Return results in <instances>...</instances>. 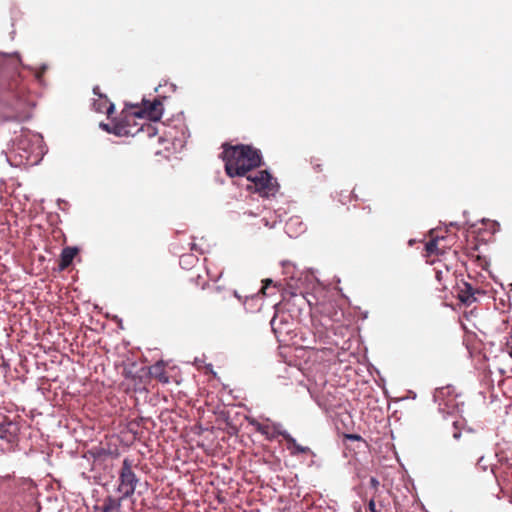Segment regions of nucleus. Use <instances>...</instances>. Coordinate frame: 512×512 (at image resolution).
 Listing matches in <instances>:
<instances>
[{
	"label": "nucleus",
	"instance_id": "obj_1",
	"mask_svg": "<svg viewBox=\"0 0 512 512\" xmlns=\"http://www.w3.org/2000/svg\"><path fill=\"white\" fill-rule=\"evenodd\" d=\"M222 149L221 158L225 163V172L231 178L245 176L261 165V153L251 145L223 143Z\"/></svg>",
	"mask_w": 512,
	"mask_h": 512
},
{
	"label": "nucleus",
	"instance_id": "obj_2",
	"mask_svg": "<svg viewBox=\"0 0 512 512\" xmlns=\"http://www.w3.org/2000/svg\"><path fill=\"white\" fill-rule=\"evenodd\" d=\"M138 117L137 113L134 115H126L113 124V133L117 136H136L140 133L153 137L157 134V128L148 122L137 123L135 118Z\"/></svg>",
	"mask_w": 512,
	"mask_h": 512
},
{
	"label": "nucleus",
	"instance_id": "obj_3",
	"mask_svg": "<svg viewBox=\"0 0 512 512\" xmlns=\"http://www.w3.org/2000/svg\"><path fill=\"white\" fill-rule=\"evenodd\" d=\"M132 467L133 461L129 458H125L119 472V485L117 489L122 495V498H130L134 494L139 481Z\"/></svg>",
	"mask_w": 512,
	"mask_h": 512
},
{
	"label": "nucleus",
	"instance_id": "obj_4",
	"mask_svg": "<svg viewBox=\"0 0 512 512\" xmlns=\"http://www.w3.org/2000/svg\"><path fill=\"white\" fill-rule=\"evenodd\" d=\"M28 92L20 73L4 77L0 74V98L5 94L16 100H23Z\"/></svg>",
	"mask_w": 512,
	"mask_h": 512
},
{
	"label": "nucleus",
	"instance_id": "obj_5",
	"mask_svg": "<svg viewBox=\"0 0 512 512\" xmlns=\"http://www.w3.org/2000/svg\"><path fill=\"white\" fill-rule=\"evenodd\" d=\"M20 425L17 421L5 419L0 423V440L6 442L4 449L13 451L19 442Z\"/></svg>",
	"mask_w": 512,
	"mask_h": 512
},
{
	"label": "nucleus",
	"instance_id": "obj_6",
	"mask_svg": "<svg viewBox=\"0 0 512 512\" xmlns=\"http://www.w3.org/2000/svg\"><path fill=\"white\" fill-rule=\"evenodd\" d=\"M247 179L254 184L258 192L264 195H270L276 191L275 181L266 170L258 171L254 176L248 175Z\"/></svg>",
	"mask_w": 512,
	"mask_h": 512
},
{
	"label": "nucleus",
	"instance_id": "obj_7",
	"mask_svg": "<svg viewBox=\"0 0 512 512\" xmlns=\"http://www.w3.org/2000/svg\"><path fill=\"white\" fill-rule=\"evenodd\" d=\"M452 393L453 388L447 386L437 389L434 395L435 400L439 404V409L448 414H452L457 408L456 397Z\"/></svg>",
	"mask_w": 512,
	"mask_h": 512
},
{
	"label": "nucleus",
	"instance_id": "obj_8",
	"mask_svg": "<svg viewBox=\"0 0 512 512\" xmlns=\"http://www.w3.org/2000/svg\"><path fill=\"white\" fill-rule=\"evenodd\" d=\"M448 249H450V246L448 244V238L444 236L431 237V239L425 245V250L428 256H443Z\"/></svg>",
	"mask_w": 512,
	"mask_h": 512
},
{
	"label": "nucleus",
	"instance_id": "obj_9",
	"mask_svg": "<svg viewBox=\"0 0 512 512\" xmlns=\"http://www.w3.org/2000/svg\"><path fill=\"white\" fill-rule=\"evenodd\" d=\"M93 93L98 96V99L94 100L93 103L94 110L99 113H105L108 118H111L115 109L114 104L109 101L106 95L100 93L98 86L93 88Z\"/></svg>",
	"mask_w": 512,
	"mask_h": 512
},
{
	"label": "nucleus",
	"instance_id": "obj_10",
	"mask_svg": "<svg viewBox=\"0 0 512 512\" xmlns=\"http://www.w3.org/2000/svg\"><path fill=\"white\" fill-rule=\"evenodd\" d=\"M144 108L137 113L138 118L142 119V114H145L148 119L156 122L158 121L163 112V104L160 100L155 99L152 103L144 102Z\"/></svg>",
	"mask_w": 512,
	"mask_h": 512
},
{
	"label": "nucleus",
	"instance_id": "obj_11",
	"mask_svg": "<svg viewBox=\"0 0 512 512\" xmlns=\"http://www.w3.org/2000/svg\"><path fill=\"white\" fill-rule=\"evenodd\" d=\"M249 423L252 426H254V428L257 432L264 435L268 440H272V439L276 438L277 436H282V433L285 432V431H281L279 429V426L275 425V424H272V425L263 424V423L258 422L255 419L250 420Z\"/></svg>",
	"mask_w": 512,
	"mask_h": 512
},
{
	"label": "nucleus",
	"instance_id": "obj_12",
	"mask_svg": "<svg viewBox=\"0 0 512 512\" xmlns=\"http://www.w3.org/2000/svg\"><path fill=\"white\" fill-rule=\"evenodd\" d=\"M282 437L287 442V447L292 455L309 454L311 452L309 447L298 444L288 432L282 433Z\"/></svg>",
	"mask_w": 512,
	"mask_h": 512
},
{
	"label": "nucleus",
	"instance_id": "obj_13",
	"mask_svg": "<svg viewBox=\"0 0 512 512\" xmlns=\"http://www.w3.org/2000/svg\"><path fill=\"white\" fill-rule=\"evenodd\" d=\"M478 292L479 291L474 289L471 284L465 282L458 292V298L462 303L470 305L476 301L475 294Z\"/></svg>",
	"mask_w": 512,
	"mask_h": 512
},
{
	"label": "nucleus",
	"instance_id": "obj_14",
	"mask_svg": "<svg viewBox=\"0 0 512 512\" xmlns=\"http://www.w3.org/2000/svg\"><path fill=\"white\" fill-rule=\"evenodd\" d=\"M79 250L77 247H65L62 252H61V255H60V261H59V269L60 270H65L67 269L74 257L78 254Z\"/></svg>",
	"mask_w": 512,
	"mask_h": 512
},
{
	"label": "nucleus",
	"instance_id": "obj_15",
	"mask_svg": "<svg viewBox=\"0 0 512 512\" xmlns=\"http://www.w3.org/2000/svg\"><path fill=\"white\" fill-rule=\"evenodd\" d=\"M217 290L218 291H217L216 295L214 296V298L212 300L213 307L216 310H220V311L226 310V308H227L226 304L228 302H230L231 297L222 294L221 291L219 290V288H217Z\"/></svg>",
	"mask_w": 512,
	"mask_h": 512
},
{
	"label": "nucleus",
	"instance_id": "obj_16",
	"mask_svg": "<svg viewBox=\"0 0 512 512\" xmlns=\"http://www.w3.org/2000/svg\"><path fill=\"white\" fill-rule=\"evenodd\" d=\"M123 499L124 498H122V496L119 499H114V498L109 497L104 502L103 512H107V511L113 512V511L119 510L121 507V501Z\"/></svg>",
	"mask_w": 512,
	"mask_h": 512
},
{
	"label": "nucleus",
	"instance_id": "obj_17",
	"mask_svg": "<svg viewBox=\"0 0 512 512\" xmlns=\"http://www.w3.org/2000/svg\"><path fill=\"white\" fill-rule=\"evenodd\" d=\"M449 268L446 266L445 267V271H442L440 269H437L436 270V279L442 283L444 281V279H446L448 276H449Z\"/></svg>",
	"mask_w": 512,
	"mask_h": 512
},
{
	"label": "nucleus",
	"instance_id": "obj_18",
	"mask_svg": "<svg viewBox=\"0 0 512 512\" xmlns=\"http://www.w3.org/2000/svg\"><path fill=\"white\" fill-rule=\"evenodd\" d=\"M194 261H197V258L191 254L182 255L180 258L181 263L193 264Z\"/></svg>",
	"mask_w": 512,
	"mask_h": 512
},
{
	"label": "nucleus",
	"instance_id": "obj_19",
	"mask_svg": "<svg viewBox=\"0 0 512 512\" xmlns=\"http://www.w3.org/2000/svg\"><path fill=\"white\" fill-rule=\"evenodd\" d=\"M47 71V66L46 65H42L39 69H37L35 71V77L38 81H41L42 80V77L43 75L45 74V72Z\"/></svg>",
	"mask_w": 512,
	"mask_h": 512
},
{
	"label": "nucleus",
	"instance_id": "obj_20",
	"mask_svg": "<svg viewBox=\"0 0 512 512\" xmlns=\"http://www.w3.org/2000/svg\"><path fill=\"white\" fill-rule=\"evenodd\" d=\"M273 283V281L271 279H265L263 280V286L261 288V293L263 295L266 294V289L268 288L269 285H271Z\"/></svg>",
	"mask_w": 512,
	"mask_h": 512
},
{
	"label": "nucleus",
	"instance_id": "obj_21",
	"mask_svg": "<svg viewBox=\"0 0 512 512\" xmlns=\"http://www.w3.org/2000/svg\"><path fill=\"white\" fill-rule=\"evenodd\" d=\"M277 323H278V321H277V317H276V316H274V317L272 318V320H271L270 324H271V328H272V330H273V332H274L275 334H277V332H278V326H277Z\"/></svg>",
	"mask_w": 512,
	"mask_h": 512
},
{
	"label": "nucleus",
	"instance_id": "obj_22",
	"mask_svg": "<svg viewBox=\"0 0 512 512\" xmlns=\"http://www.w3.org/2000/svg\"><path fill=\"white\" fill-rule=\"evenodd\" d=\"M368 509L370 512H380V509H377L376 503L374 500H370L368 504Z\"/></svg>",
	"mask_w": 512,
	"mask_h": 512
},
{
	"label": "nucleus",
	"instance_id": "obj_23",
	"mask_svg": "<svg viewBox=\"0 0 512 512\" xmlns=\"http://www.w3.org/2000/svg\"><path fill=\"white\" fill-rule=\"evenodd\" d=\"M347 437L349 439H353V440H360L361 439V437L359 435H355V434L348 435Z\"/></svg>",
	"mask_w": 512,
	"mask_h": 512
},
{
	"label": "nucleus",
	"instance_id": "obj_24",
	"mask_svg": "<svg viewBox=\"0 0 512 512\" xmlns=\"http://www.w3.org/2000/svg\"><path fill=\"white\" fill-rule=\"evenodd\" d=\"M101 126L103 127V129H105L106 131L108 132H112L113 133V128L110 129L109 125L108 124H101Z\"/></svg>",
	"mask_w": 512,
	"mask_h": 512
},
{
	"label": "nucleus",
	"instance_id": "obj_25",
	"mask_svg": "<svg viewBox=\"0 0 512 512\" xmlns=\"http://www.w3.org/2000/svg\"><path fill=\"white\" fill-rule=\"evenodd\" d=\"M288 293H289L291 296H296V295H297L295 292L285 290V291H284V297H285Z\"/></svg>",
	"mask_w": 512,
	"mask_h": 512
},
{
	"label": "nucleus",
	"instance_id": "obj_26",
	"mask_svg": "<svg viewBox=\"0 0 512 512\" xmlns=\"http://www.w3.org/2000/svg\"><path fill=\"white\" fill-rule=\"evenodd\" d=\"M159 380L162 382H168V377L167 376H159Z\"/></svg>",
	"mask_w": 512,
	"mask_h": 512
},
{
	"label": "nucleus",
	"instance_id": "obj_27",
	"mask_svg": "<svg viewBox=\"0 0 512 512\" xmlns=\"http://www.w3.org/2000/svg\"><path fill=\"white\" fill-rule=\"evenodd\" d=\"M453 437L455 439H458L460 437V432L458 430H456L454 433H453Z\"/></svg>",
	"mask_w": 512,
	"mask_h": 512
},
{
	"label": "nucleus",
	"instance_id": "obj_28",
	"mask_svg": "<svg viewBox=\"0 0 512 512\" xmlns=\"http://www.w3.org/2000/svg\"><path fill=\"white\" fill-rule=\"evenodd\" d=\"M371 484L376 487L378 485V481L375 478H371Z\"/></svg>",
	"mask_w": 512,
	"mask_h": 512
},
{
	"label": "nucleus",
	"instance_id": "obj_29",
	"mask_svg": "<svg viewBox=\"0 0 512 512\" xmlns=\"http://www.w3.org/2000/svg\"><path fill=\"white\" fill-rule=\"evenodd\" d=\"M293 223V219H290V221L287 223V227L289 228V226Z\"/></svg>",
	"mask_w": 512,
	"mask_h": 512
},
{
	"label": "nucleus",
	"instance_id": "obj_30",
	"mask_svg": "<svg viewBox=\"0 0 512 512\" xmlns=\"http://www.w3.org/2000/svg\"><path fill=\"white\" fill-rule=\"evenodd\" d=\"M234 296L237 297L238 299H240V296H239V294H237L236 291H234Z\"/></svg>",
	"mask_w": 512,
	"mask_h": 512
},
{
	"label": "nucleus",
	"instance_id": "obj_31",
	"mask_svg": "<svg viewBox=\"0 0 512 512\" xmlns=\"http://www.w3.org/2000/svg\"><path fill=\"white\" fill-rule=\"evenodd\" d=\"M457 423H458V421H453V425H454V427H455L456 429H457Z\"/></svg>",
	"mask_w": 512,
	"mask_h": 512
}]
</instances>
